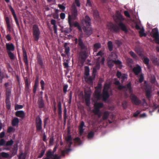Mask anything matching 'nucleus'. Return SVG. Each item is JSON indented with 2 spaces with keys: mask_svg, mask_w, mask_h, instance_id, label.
<instances>
[{
  "mask_svg": "<svg viewBox=\"0 0 159 159\" xmlns=\"http://www.w3.org/2000/svg\"><path fill=\"white\" fill-rule=\"evenodd\" d=\"M71 15H69L68 22L70 26H71V20L72 19L75 20L78 16V11L75 5L72 4L71 9Z\"/></svg>",
  "mask_w": 159,
  "mask_h": 159,
  "instance_id": "obj_1",
  "label": "nucleus"
},
{
  "mask_svg": "<svg viewBox=\"0 0 159 159\" xmlns=\"http://www.w3.org/2000/svg\"><path fill=\"white\" fill-rule=\"evenodd\" d=\"M33 35L34 40L38 41L39 38L40 32L38 26L34 25L33 27Z\"/></svg>",
  "mask_w": 159,
  "mask_h": 159,
  "instance_id": "obj_2",
  "label": "nucleus"
},
{
  "mask_svg": "<svg viewBox=\"0 0 159 159\" xmlns=\"http://www.w3.org/2000/svg\"><path fill=\"white\" fill-rule=\"evenodd\" d=\"M107 27L111 32L113 33H117L120 31L119 27L116 24L110 22L107 24Z\"/></svg>",
  "mask_w": 159,
  "mask_h": 159,
  "instance_id": "obj_3",
  "label": "nucleus"
},
{
  "mask_svg": "<svg viewBox=\"0 0 159 159\" xmlns=\"http://www.w3.org/2000/svg\"><path fill=\"white\" fill-rule=\"evenodd\" d=\"M113 18L115 21L116 23L122 22V21L125 20V18L120 14V13L117 11L116 14L113 16Z\"/></svg>",
  "mask_w": 159,
  "mask_h": 159,
  "instance_id": "obj_4",
  "label": "nucleus"
},
{
  "mask_svg": "<svg viewBox=\"0 0 159 159\" xmlns=\"http://www.w3.org/2000/svg\"><path fill=\"white\" fill-rule=\"evenodd\" d=\"M79 58L80 59V62L83 64L88 56L87 52L85 50H82L79 53Z\"/></svg>",
  "mask_w": 159,
  "mask_h": 159,
  "instance_id": "obj_5",
  "label": "nucleus"
},
{
  "mask_svg": "<svg viewBox=\"0 0 159 159\" xmlns=\"http://www.w3.org/2000/svg\"><path fill=\"white\" fill-rule=\"evenodd\" d=\"M130 98L132 103L135 105H139L141 103V101L134 94L131 93Z\"/></svg>",
  "mask_w": 159,
  "mask_h": 159,
  "instance_id": "obj_6",
  "label": "nucleus"
},
{
  "mask_svg": "<svg viewBox=\"0 0 159 159\" xmlns=\"http://www.w3.org/2000/svg\"><path fill=\"white\" fill-rule=\"evenodd\" d=\"M83 30L85 36L87 37H89L93 33L91 26H84Z\"/></svg>",
  "mask_w": 159,
  "mask_h": 159,
  "instance_id": "obj_7",
  "label": "nucleus"
},
{
  "mask_svg": "<svg viewBox=\"0 0 159 159\" xmlns=\"http://www.w3.org/2000/svg\"><path fill=\"white\" fill-rule=\"evenodd\" d=\"M103 104L102 102L95 103L94 104V109L93 111H95L97 113L100 110V109L103 107Z\"/></svg>",
  "mask_w": 159,
  "mask_h": 159,
  "instance_id": "obj_8",
  "label": "nucleus"
},
{
  "mask_svg": "<svg viewBox=\"0 0 159 159\" xmlns=\"http://www.w3.org/2000/svg\"><path fill=\"white\" fill-rule=\"evenodd\" d=\"M37 63L40 66V68H44L45 65L40 55H37Z\"/></svg>",
  "mask_w": 159,
  "mask_h": 159,
  "instance_id": "obj_9",
  "label": "nucleus"
},
{
  "mask_svg": "<svg viewBox=\"0 0 159 159\" xmlns=\"http://www.w3.org/2000/svg\"><path fill=\"white\" fill-rule=\"evenodd\" d=\"M38 104L39 108H43L45 107V104L42 96L39 98Z\"/></svg>",
  "mask_w": 159,
  "mask_h": 159,
  "instance_id": "obj_10",
  "label": "nucleus"
},
{
  "mask_svg": "<svg viewBox=\"0 0 159 159\" xmlns=\"http://www.w3.org/2000/svg\"><path fill=\"white\" fill-rule=\"evenodd\" d=\"M39 85V80L38 77H37L34 81V83L33 87V93L35 95L36 93L37 89Z\"/></svg>",
  "mask_w": 159,
  "mask_h": 159,
  "instance_id": "obj_11",
  "label": "nucleus"
},
{
  "mask_svg": "<svg viewBox=\"0 0 159 159\" xmlns=\"http://www.w3.org/2000/svg\"><path fill=\"white\" fill-rule=\"evenodd\" d=\"M84 98L86 105L87 106H89L90 104V95L88 93H85Z\"/></svg>",
  "mask_w": 159,
  "mask_h": 159,
  "instance_id": "obj_12",
  "label": "nucleus"
},
{
  "mask_svg": "<svg viewBox=\"0 0 159 159\" xmlns=\"http://www.w3.org/2000/svg\"><path fill=\"white\" fill-rule=\"evenodd\" d=\"M7 52L13 51L15 49L14 45L12 43H7L6 44Z\"/></svg>",
  "mask_w": 159,
  "mask_h": 159,
  "instance_id": "obj_13",
  "label": "nucleus"
},
{
  "mask_svg": "<svg viewBox=\"0 0 159 159\" xmlns=\"http://www.w3.org/2000/svg\"><path fill=\"white\" fill-rule=\"evenodd\" d=\"M78 45L82 50L85 49L86 46L85 45L82 39V37H80L78 38Z\"/></svg>",
  "mask_w": 159,
  "mask_h": 159,
  "instance_id": "obj_14",
  "label": "nucleus"
},
{
  "mask_svg": "<svg viewBox=\"0 0 159 159\" xmlns=\"http://www.w3.org/2000/svg\"><path fill=\"white\" fill-rule=\"evenodd\" d=\"M16 116L23 119L25 116L24 111H18L16 112Z\"/></svg>",
  "mask_w": 159,
  "mask_h": 159,
  "instance_id": "obj_15",
  "label": "nucleus"
},
{
  "mask_svg": "<svg viewBox=\"0 0 159 159\" xmlns=\"http://www.w3.org/2000/svg\"><path fill=\"white\" fill-rule=\"evenodd\" d=\"M84 127H85L84 123L83 121H81L79 127V134L80 135L82 134L84 131V129H83Z\"/></svg>",
  "mask_w": 159,
  "mask_h": 159,
  "instance_id": "obj_16",
  "label": "nucleus"
},
{
  "mask_svg": "<svg viewBox=\"0 0 159 159\" xmlns=\"http://www.w3.org/2000/svg\"><path fill=\"white\" fill-rule=\"evenodd\" d=\"M133 71L135 75H137L141 71L142 69L141 67L138 65L133 68Z\"/></svg>",
  "mask_w": 159,
  "mask_h": 159,
  "instance_id": "obj_17",
  "label": "nucleus"
},
{
  "mask_svg": "<svg viewBox=\"0 0 159 159\" xmlns=\"http://www.w3.org/2000/svg\"><path fill=\"white\" fill-rule=\"evenodd\" d=\"M101 97H102L103 100L104 101H106L110 97V95L108 93V91H103Z\"/></svg>",
  "mask_w": 159,
  "mask_h": 159,
  "instance_id": "obj_18",
  "label": "nucleus"
},
{
  "mask_svg": "<svg viewBox=\"0 0 159 159\" xmlns=\"http://www.w3.org/2000/svg\"><path fill=\"white\" fill-rule=\"evenodd\" d=\"M118 25L122 31L125 33H128V30L125 25L123 22L120 23L118 24Z\"/></svg>",
  "mask_w": 159,
  "mask_h": 159,
  "instance_id": "obj_19",
  "label": "nucleus"
},
{
  "mask_svg": "<svg viewBox=\"0 0 159 159\" xmlns=\"http://www.w3.org/2000/svg\"><path fill=\"white\" fill-rule=\"evenodd\" d=\"M101 91L100 90L96 89L95 91V97L97 100H99L101 99V97L102 96L100 93Z\"/></svg>",
  "mask_w": 159,
  "mask_h": 159,
  "instance_id": "obj_20",
  "label": "nucleus"
},
{
  "mask_svg": "<svg viewBox=\"0 0 159 159\" xmlns=\"http://www.w3.org/2000/svg\"><path fill=\"white\" fill-rule=\"evenodd\" d=\"M23 60L25 65L28 66V61L27 56L26 52L25 50H23Z\"/></svg>",
  "mask_w": 159,
  "mask_h": 159,
  "instance_id": "obj_21",
  "label": "nucleus"
},
{
  "mask_svg": "<svg viewBox=\"0 0 159 159\" xmlns=\"http://www.w3.org/2000/svg\"><path fill=\"white\" fill-rule=\"evenodd\" d=\"M145 94L147 98L149 101H150V99L152 96L151 90L149 89L145 91Z\"/></svg>",
  "mask_w": 159,
  "mask_h": 159,
  "instance_id": "obj_22",
  "label": "nucleus"
},
{
  "mask_svg": "<svg viewBox=\"0 0 159 159\" xmlns=\"http://www.w3.org/2000/svg\"><path fill=\"white\" fill-rule=\"evenodd\" d=\"M5 20L7 25V28L8 30L10 32L11 30V27L10 24L9 18L8 17H5Z\"/></svg>",
  "mask_w": 159,
  "mask_h": 159,
  "instance_id": "obj_23",
  "label": "nucleus"
},
{
  "mask_svg": "<svg viewBox=\"0 0 159 159\" xmlns=\"http://www.w3.org/2000/svg\"><path fill=\"white\" fill-rule=\"evenodd\" d=\"M84 21L86 24V26H91V19L89 16L86 15L85 16Z\"/></svg>",
  "mask_w": 159,
  "mask_h": 159,
  "instance_id": "obj_24",
  "label": "nucleus"
},
{
  "mask_svg": "<svg viewBox=\"0 0 159 159\" xmlns=\"http://www.w3.org/2000/svg\"><path fill=\"white\" fill-rule=\"evenodd\" d=\"M66 142L69 143L68 146L69 147H70L72 143V142L71 141L72 138L71 135L68 134L66 138Z\"/></svg>",
  "mask_w": 159,
  "mask_h": 159,
  "instance_id": "obj_25",
  "label": "nucleus"
},
{
  "mask_svg": "<svg viewBox=\"0 0 159 159\" xmlns=\"http://www.w3.org/2000/svg\"><path fill=\"white\" fill-rule=\"evenodd\" d=\"M85 79L86 82L90 84H93V80L94 79H93V78L91 76L85 77Z\"/></svg>",
  "mask_w": 159,
  "mask_h": 159,
  "instance_id": "obj_26",
  "label": "nucleus"
},
{
  "mask_svg": "<svg viewBox=\"0 0 159 159\" xmlns=\"http://www.w3.org/2000/svg\"><path fill=\"white\" fill-rule=\"evenodd\" d=\"M101 47V45L100 43H96L93 45V51L94 52H97L98 49L100 48Z\"/></svg>",
  "mask_w": 159,
  "mask_h": 159,
  "instance_id": "obj_27",
  "label": "nucleus"
},
{
  "mask_svg": "<svg viewBox=\"0 0 159 159\" xmlns=\"http://www.w3.org/2000/svg\"><path fill=\"white\" fill-rule=\"evenodd\" d=\"M19 123V119L17 117H15L12 120V125L13 126L18 125Z\"/></svg>",
  "mask_w": 159,
  "mask_h": 159,
  "instance_id": "obj_28",
  "label": "nucleus"
},
{
  "mask_svg": "<svg viewBox=\"0 0 159 159\" xmlns=\"http://www.w3.org/2000/svg\"><path fill=\"white\" fill-rule=\"evenodd\" d=\"M114 60L112 59H109L107 61V65L108 67L111 68L114 65Z\"/></svg>",
  "mask_w": 159,
  "mask_h": 159,
  "instance_id": "obj_29",
  "label": "nucleus"
},
{
  "mask_svg": "<svg viewBox=\"0 0 159 159\" xmlns=\"http://www.w3.org/2000/svg\"><path fill=\"white\" fill-rule=\"evenodd\" d=\"M110 113V112L108 111H106L104 112L103 114L102 117V120H106L109 116Z\"/></svg>",
  "mask_w": 159,
  "mask_h": 159,
  "instance_id": "obj_30",
  "label": "nucleus"
},
{
  "mask_svg": "<svg viewBox=\"0 0 159 159\" xmlns=\"http://www.w3.org/2000/svg\"><path fill=\"white\" fill-rule=\"evenodd\" d=\"M36 131L37 132H43L42 124H36Z\"/></svg>",
  "mask_w": 159,
  "mask_h": 159,
  "instance_id": "obj_31",
  "label": "nucleus"
},
{
  "mask_svg": "<svg viewBox=\"0 0 159 159\" xmlns=\"http://www.w3.org/2000/svg\"><path fill=\"white\" fill-rule=\"evenodd\" d=\"M54 152H52L51 150H48L46 153V156L50 159H52Z\"/></svg>",
  "mask_w": 159,
  "mask_h": 159,
  "instance_id": "obj_32",
  "label": "nucleus"
},
{
  "mask_svg": "<svg viewBox=\"0 0 159 159\" xmlns=\"http://www.w3.org/2000/svg\"><path fill=\"white\" fill-rule=\"evenodd\" d=\"M64 47L65 49V52L66 55H68L69 53L70 48L69 47L67 46V43H65Z\"/></svg>",
  "mask_w": 159,
  "mask_h": 159,
  "instance_id": "obj_33",
  "label": "nucleus"
},
{
  "mask_svg": "<svg viewBox=\"0 0 159 159\" xmlns=\"http://www.w3.org/2000/svg\"><path fill=\"white\" fill-rule=\"evenodd\" d=\"M58 114H62V105L61 102L59 101L57 104Z\"/></svg>",
  "mask_w": 159,
  "mask_h": 159,
  "instance_id": "obj_34",
  "label": "nucleus"
},
{
  "mask_svg": "<svg viewBox=\"0 0 159 159\" xmlns=\"http://www.w3.org/2000/svg\"><path fill=\"white\" fill-rule=\"evenodd\" d=\"M110 87V84H109L105 83L104 84V86L103 90L104 91H108V90Z\"/></svg>",
  "mask_w": 159,
  "mask_h": 159,
  "instance_id": "obj_35",
  "label": "nucleus"
},
{
  "mask_svg": "<svg viewBox=\"0 0 159 159\" xmlns=\"http://www.w3.org/2000/svg\"><path fill=\"white\" fill-rule=\"evenodd\" d=\"M93 16L94 18L95 19H97L99 18V13L98 11L97 10H94L93 11Z\"/></svg>",
  "mask_w": 159,
  "mask_h": 159,
  "instance_id": "obj_36",
  "label": "nucleus"
},
{
  "mask_svg": "<svg viewBox=\"0 0 159 159\" xmlns=\"http://www.w3.org/2000/svg\"><path fill=\"white\" fill-rule=\"evenodd\" d=\"M107 45L109 50L110 52L112 51L113 48V45L112 42L111 41H109L107 43Z\"/></svg>",
  "mask_w": 159,
  "mask_h": 159,
  "instance_id": "obj_37",
  "label": "nucleus"
},
{
  "mask_svg": "<svg viewBox=\"0 0 159 159\" xmlns=\"http://www.w3.org/2000/svg\"><path fill=\"white\" fill-rule=\"evenodd\" d=\"M84 74L87 76L89 75V66H85V67Z\"/></svg>",
  "mask_w": 159,
  "mask_h": 159,
  "instance_id": "obj_38",
  "label": "nucleus"
},
{
  "mask_svg": "<svg viewBox=\"0 0 159 159\" xmlns=\"http://www.w3.org/2000/svg\"><path fill=\"white\" fill-rule=\"evenodd\" d=\"M35 125L42 124V120L39 116H37L35 118Z\"/></svg>",
  "mask_w": 159,
  "mask_h": 159,
  "instance_id": "obj_39",
  "label": "nucleus"
},
{
  "mask_svg": "<svg viewBox=\"0 0 159 159\" xmlns=\"http://www.w3.org/2000/svg\"><path fill=\"white\" fill-rule=\"evenodd\" d=\"M131 56L135 60L138 59L137 55L132 51H130L129 52Z\"/></svg>",
  "mask_w": 159,
  "mask_h": 159,
  "instance_id": "obj_40",
  "label": "nucleus"
},
{
  "mask_svg": "<svg viewBox=\"0 0 159 159\" xmlns=\"http://www.w3.org/2000/svg\"><path fill=\"white\" fill-rule=\"evenodd\" d=\"M114 64L116 65H119V68L120 69H121L122 65V63L119 60H114Z\"/></svg>",
  "mask_w": 159,
  "mask_h": 159,
  "instance_id": "obj_41",
  "label": "nucleus"
},
{
  "mask_svg": "<svg viewBox=\"0 0 159 159\" xmlns=\"http://www.w3.org/2000/svg\"><path fill=\"white\" fill-rule=\"evenodd\" d=\"M140 30L139 32V34L140 36V37H142L143 36H146V34L145 33H144V29L143 28L142 29H140Z\"/></svg>",
  "mask_w": 159,
  "mask_h": 159,
  "instance_id": "obj_42",
  "label": "nucleus"
},
{
  "mask_svg": "<svg viewBox=\"0 0 159 159\" xmlns=\"http://www.w3.org/2000/svg\"><path fill=\"white\" fill-rule=\"evenodd\" d=\"M153 63L155 65H159V59L154 57L152 59Z\"/></svg>",
  "mask_w": 159,
  "mask_h": 159,
  "instance_id": "obj_43",
  "label": "nucleus"
},
{
  "mask_svg": "<svg viewBox=\"0 0 159 159\" xmlns=\"http://www.w3.org/2000/svg\"><path fill=\"white\" fill-rule=\"evenodd\" d=\"M9 57L11 60H13L15 59V56L13 53L11 52H7Z\"/></svg>",
  "mask_w": 159,
  "mask_h": 159,
  "instance_id": "obj_44",
  "label": "nucleus"
},
{
  "mask_svg": "<svg viewBox=\"0 0 159 159\" xmlns=\"http://www.w3.org/2000/svg\"><path fill=\"white\" fill-rule=\"evenodd\" d=\"M11 89L7 88L6 90V97H10L11 95Z\"/></svg>",
  "mask_w": 159,
  "mask_h": 159,
  "instance_id": "obj_45",
  "label": "nucleus"
},
{
  "mask_svg": "<svg viewBox=\"0 0 159 159\" xmlns=\"http://www.w3.org/2000/svg\"><path fill=\"white\" fill-rule=\"evenodd\" d=\"M94 133L92 131H90L87 135V138L89 139H92L94 136Z\"/></svg>",
  "mask_w": 159,
  "mask_h": 159,
  "instance_id": "obj_46",
  "label": "nucleus"
},
{
  "mask_svg": "<svg viewBox=\"0 0 159 159\" xmlns=\"http://www.w3.org/2000/svg\"><path fill=\"white\" fill-rule=\"evenodd\" d=\"M9 8L10 9V10L11 11V12L14 18L16 17H17L16 15L15 14V12L14 11V9H13L12 7H11V6H9Z\"/></svg>",
  "mask_w": 159,
  "mask_h": 159,
  "instance_id": "obj_47",
  "label": "nucleus"
},
{
  "mask_svg": "<svg viewBox=\"0 0 159 159\" xmlns=\"http://www.w3.org/2000/svg\"><path fill=\"white\" fill-rule=\"evenodd\" d=\"M126 88L129 90L130 92L132 91V88L131 87V84L130 82L126 86Z\"/></svg>",
  "mask_w": 159,
  "mask_h": 159,
  "instance_id": "obj_48",
  "label": "nucleus"
},
{
  "mask_svg": "<svg viewBox=\"0 0 159 159\" xmlns=\"http://www.w3.org/2000/svg\"><path fill=\"white\" fill-rule=\"evenodd\" d=\"M0 155L3 158H7L9 157V154L6 152H3L0 153Z\"/></svg>",
  "mask_w": 159,
  "mask_h": 159,
  "instance_id": "obj_49",
  "label": "nucleus"
},
{
  "mask_svg": "<svg viewBox=\"0 0 159 159\" xmlns=\"http://www.w3.org/2000/svg\"><path fill=\"white\" fill-rule=\"evenodd\" d=\"M149 59L148 57H144L143 61L146 66H148L149 65Z\"/></svg>",
  "mask_w": 159,
  "mask_h": 159,
  "instance_id": "obj_50",
  "label": "nucleus"
},
{
  "mask_svg": "<svg viewBox=\"0 0 159 159\" xmlns=\"http://www.w3.org/2000/svg\"><path fill=\"white\" fill-rule=\"evenodd\" d=\"M76 143H77L78 145H80L81 143V141L80 138L79 137H76L74 139Z\"/></svg>",
  "mask_w": 159,
  "mask_h": 159,
  "instance_id": "obj_51",
  "label": "nucleus"
},
{
  "mask_svg": "<svg viewBox=\"0 0 159 159\" xmlns=\"http://www.w3.org/2000/svg\"><path fill=\"white\" fill-rule=\"evenodd\" d=\"M153 37L155 38V40L159 37V33L158 31L153 33Z\"/></svg>",
  "mask_w": 159,
  "mask_h": 159,
  "instance_id": "obj_52",
  "label": "nucleus"
},
{
  "mask_svg": "<svg viewBox=\"0 0 159 159\" xmlns=\"http://www.w3.org/2000/svg\"><path fill=\"white\" fill-rule=\"evenodd\" d=\"M100 58V57H98L97 61L96 63L95 66L94 68H96L98 70H99L100 69V65L99 62L98 61V59Z\"/></svg>",
  "mask_w": 159,
  "mask_h": 159,
  "instance_id": "obj_53",
  "label": "nucleus"
},
{
  "mask_svg": "<svg viewBox=\"0 0 159 159\" xmlns=\"http://www.w3.org/2000/svg\"><path fill=\"white\" fill-rule=\"evenodd\" d=\"M120 78H121V82H123L127 78V75L125 74H123Z\"/></svg>",
  "mask_w": 159,
  "mask_h": 159,
  "instance_id": "obj_54",
  "label": "nucleus"
},
{
  "mask_svg": "<svg viewBox=\"0 0 159 159\" xmlns=\"http://www.w3.org/2000/svg\"><path fill=\"white\" fill-rule=\"evenodd\" d=\"M73 4L78 7H80V3L79 0H75V2Z\"/></svg>",
  "mask_w": 159,
  "mask_h": 159,
  "instance_id": "obj_55",
  "label": "nucleus"
},
{
  "mask_svg": "<svg viewBox=\"0 0 159 159\" xmlns=\"http://www.w3.org/2000/svg\"><path fill=\"white\" fill-rule=\"evenodd\" d=\"M74 27H77L79 30H80L81 29V27L77 22L75 21V22L74 23Z\"/></svg>",
  "mask_w": 159,
  "mask_h": 159,
  "instance_id": "obj_56",
  "label": "nucleus"
},
{
  "mask_svg": "<svg viewBox=\"0 0 159 159\" xmlns=\"http://www.w3.org/2000/svg\"><path fill=\"white\" fill-rule=\"evenodd\" d=\"M144 78L143 76V74H141L140 75L139 79V82L140 83H142L144 80Z\"/></svg>",
  "mask_w": 159,
  "mask_h": 159,
  "instance_id": "obj_57",
  "label": "nucleus"
},
{
  "mask_svg": "<svg viewBox=\"0 0 159 159\" xmlns=\"http://www.w3.org/2000/svg\"><path fill=\"white\" fill-rule=\"evenodd\" d=\"M40 84L42 90H44L45 85L44 81L43 80H42L40 82Z\"/></svg>",
  "mask_w": 159,
  "mask_h": 159,
  "instance_id": "obj_58",
  "label": "nucleus"
},
{
  "mask_svg": "<svg viewBox=\"0 0 159 159\" xmlns=\"http://www.w3.org/2000/svg\"><path fill=\"white\" fill-rule=\"evenodd\" d=\"M13 143V141L12 140L8 141L6 143L5 145L6 146H9L12 145Z\"/></svg>",
  "mask_w": 159,
  "mask_h": 159,
  "instance_id": "obj_59",
  "label": "nucleus"
},
{
  "mask_svg": "<svg viewBox=\"0 0 159 159\" xmlns=\"http://www.w3.org/2000/svg\"><path fill=\"white\" fill-rule=\"evenodd\" d=\"M68 88V85L67 84H65L63 86V91L65 94L67 91V89Z\"/></svg>",
  "mask_w": 159,
  "mask_h": 159,
  "instance_id": "obj_60",
  "label": "nucleus"
},
{
  "mask_svg": "<svg viewBox=\"0 0 159 159\" xmlns=\"http://www.w3.org/2000/svg\"><path fill=\"white\" fill-rule=\"evenodd\" d=\"M58 6L59 8L61 9L62 11H64L66 7L63 5L61 4H58Z\"/></svg>",
  "mask_w": 159,
  "mask_h": 159,
  "instance_id": "obj_61",
  "label": "nucleus"
},
{
  "mask_svg": "<svg viewBox=\"0 0 159 159\" xmlns=\"http://www.w3.org/2000/svg\"><path fill=\"white\" fill-rule=\"evenodd\" d=\"M45 152V150L44 149H42L41 150L40 153L39 154V155L38 157L39 158H40L42 157L44 154V153Z\"/></svg>",
  "mask_w": 159,
  "mask_h": 159,
  "instance_id": "obj_62",
  "label": "nucleus"
},
{
  "mask_svg": "<svg viewBox=\"0 0 159 159\" xmlns=\"http://www.w3.org/2000/svg\"><path fill=\"white\" fill-rule=\"evenodd\" d=\"M127 62L129 65L133 64L134 62L133 60L131 58H128L127 60Z\"/></svg>",
  "mask_w": 159,
  "mask_h": 159,
  "instance_id": "obj_63",
  "label": "nucleus"
},
{
  "mask_svg": "<svg viewBox=\"0 0 159 159\" xmlns=\"http://www.w3.org/2000/svg\"><path fill=\"white\" fill-rule=\"evenodd\" d=\"M26 157V155L25 154H23V153L22 152L19 156V159H25Z\"/></svg>",
  "mask_w": 159,
  "mask_h": 159,
  "instance_id": "obj_64",
  "label": "nucleus"
}]
</instances>
